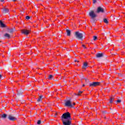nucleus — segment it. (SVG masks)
<instances>
[{
  "label": "nucleus",
  "instance_id": "obj_1",
  "mask_svg": "<svg viewBox=\"0 0 125 125\" xmlns=\"http://www.w3.org/2000/svg\"><path fill=\"white\" fill-rule=\"evenodd\" d=\"M61 120L63 125H72V118H71V114L68 112L64 113L61 117Z\"/></svg>",
  "mask_w": 125,
  "mask_h": 125
},
{
  "label": "nucleus",
  "instance_id": "obj_2",
  "mask_svg": "<svg viewBox=\"0 0 125 125\" xmlns=\"http://www.w3.org/2000/svg\"><path fill=\"white\" fill-rule=\"evenodd\" d=\"M74 36L76 39L83 41V33H80L79 31H76L75 33Z\"/></svg>",
  "mask_w": 125,
  "mask_h": 125
},
{
  "label": "nucleus",
  "instance_id": "obj_3",
  "mask_svg": "<svg viewBox=\"0 0 125 125\" xmlns=\"http://www.w3.org/2000/svg\"><path fill=\"white\" fill-rule=\"evenodd\" d=\"M101 82H92L89 83V85L91 87H95V86H98V85H100Z\"/></svg>",
  "mask_w": 125,
  "mask_h": 125
},
{
  "label": "nucleus",
  "instance_id": "obj_4",
  "mask_svg": "<svg viewBox=\"0 0 125 125\" xmlns=\"http://www.w3.org/2000/svg\"><path fill=\"white\" fill-rule=\"evenodd\" d=\"M105 12H106L105 9L100 6L98 7L97 9L96 13H105Z\"/></svg>",
  "mask_w": 125,
  "mask_h": 125
},
{
  "label": "nucleus",
  "instance_id": "obj_5",
  "mask_svg": "<svg viewBox=\"0 0 125 125\" xmlns=\"http://www.w3.org/2000/svg\"><path fill=\"white\" fill-rule=\"evenodd\" d=\"M89 16L91 18V19H94L95 17H97L95 13H94V11L93 10H91L89 12Z\"/></svg>",
  "mask_w": 125,
  "mask_h": 125
},
{
  "label": "nucleus",
  "instance_id": "obj_6",
  "mask_svg": "<svg viewBox=\"0 0 125 125\" xmlns=\"http://www.w3.org/2000/svg\"><path fill=\"white\" fill-rule=\"evenodd\" d=\"M64 106L65 107H73V104H72V102H71L70 100L67 101L64 104Z\"/></svg>",
  "mask_w": 125,
  "mask_h": 125
},
{
  "label": "nucleus",
  "instance_id": "obj_7",
  "mask_svg": "<svg viewBox=\"0 0 125 125\" xmlns=\"http://www.w3.org/2000/svg\"><path fill=\"white\" fill-rule=\"evenodd\" d=\"M8 119L9 121H11L12 122H14V121H16L17 120V119L13 116L12 114L9 115Z\"/></svg>",
  "mask_w": 125,
  "mask_h": 125
},
{
  "label": "nucleus",
  "instance_id": "obj_8",
  "mask_svg": "<svg viewBox=\"0 0 125 125\" xmlns=\"http://www.w3.org/2000/svg\"><path fill=\"white\" fill-rule=\"evenodd\" d=\"M97 58H101V57H104L105 56V53H99L96 55Z\"/></svg>",
  "mask_w": 125,
  "mask_h": 125
},
{
  "label": "nucleus",
  "instance_id": "obj_9",
  "mask_svg": "<svg viewBox=\"0 0 125 125\" xmlns=\"http://www.w3.org/2000/svg\"><path fill=\"white\" fill-rule=\"evenodd\" d=\"M21 33L24 35H26V36H28V35L30 34V30L23 29L22 30H21Z\"/></svg>",
  "mask_w": 125,
  "mask_h": 125
},
{
  "label": "nucleus",
  "instance_id": "obj_10",
  "mask_svg": "<svg viewBox=\"0 0 125 125\" xmlns=\"http://www.w3.org/2000/svg\"><path fill=\"white\" fill-rule=\"evenodd\" d=\"M9 9L6 8H3L2 10V13L4 14H6V13H9Z\"/></svg>",
  "mask_w": 125,
  "mask_h": 125
},
{
  "label": "nucleus",
  "instance_id": "obj_11",
  "mask_svg": "<svg viewBox=\"0 0 125 125\" xmlns=\"http://www.w3.org/2000/svg\"><path fill=\"white\" fill-rule=\"evenodd\" d=\"M3 37L4 39H8V40H9L10 39V34L6 33L5 34H4Z\"/></svg>",
  "mask_w": 125,
  "mask_h": 125
},
{
  "label": "nucleus",
  "instance_id": "obj_12",
  "mask_svg": "<svg viewBox=\"0 0 125 125\" xmlns=\"http://www.w3.org/2000/svg\"><path fill=\"white\" fill-rule=\"evenodd\" d=\"M0 27L1 28H5V27H6V25L4 24L1 21H0Z\"/></svg>",
  "mask_w": 125,
  "mask_h": 125
},
{
  "label": "nucleus",
  "instance_id": "obj_13",
  "mask_svg": "<svg viewBox=\"0 0 125 125\" xmlns=\"http://www.w3.org/2000/svg\"><path fill=\"white\" fill-rule=\"evenodd\" d=\"M43 98V95H41L40 96H39V98L37 100V102H42V101Z\"/></svg>",
  "mask_w": 125,
  "mask_h": 125
},
{
  "label": "nucleus",
  "instance_id": "obj_14",
  "mask_svg": "<svg viewBox=\"0 0 125 125\" xmlns=\"http://www.w3.org/2000/svg\"><path fill=\"white\" fill-rule=\"evenodd\" d=\"M66 35L68 36V37H70L71 36V30L69 29H66Z\"/></svg>",
  "mask_w": 125,
  "mask_h": 125
},
{
  "label": "nucleus",
  "instance_id": "obj_15",
  "mask_svg": "<svg viewBox=\"0 0 125 125\" xmlns=\"http://www.w3.org/2000/svg\"><path fill=\"white\" fill-rule=\"evenodd\" d=\"M14 31H15V28H11L9 31H8V32L12 34Z\"/></svg>",
  "mask_w": 125,
  "mask_h": 125
},
{
  "label": "nucleus",
  "instance_id": "obj_16",
  "mask_svg": "<svg viewBox=\"0 0 125 125\" xmlns=\"http://www.w3.org/2000/svg\"><path fill=\"white\" fill-rule=\"evenodd\" d=\"M87 62H84L82 68L83 69H86V67H87Z\"/></svg>",
  "mask_w": 125,
  "mask_h": 125
},
{
  "label": "nucleus",
  "instance_id": "obj_17",
  "mask_svg": "<svg viewBox=\"0 0 125 125\" xmlns=\"http://www.w3.org/2000/svg\"><path fill=\"white\" fill-rule=\"evenodd\" d=\"M114 99H115V97L114 96L111 97L109 100V103L110 104L113 103V101H114Z\"/></svg>",
  "mask_w": 125,
  "mask_h": 125
},
{
  "label": "nucleus",
  "instance_id": "obj_18",
  "mask_svg": "<svg viewBox=\"0 0 125 125\" xmlns=\"http://www.w3.org/2000/svg\"><path fill=\"white\" fill-rule=\"evenodd\" d=\"M22 93H23V91L21 90L20 91L18 92L17 95H18V96H21V95H22Z\"/></svg>",
  "mask_w": 125,
  "mask_h": 125
},
{
  "label": "nucleus",
  "instance_id": "obj_19",
  "mask_svg": "<svg viewBox=\"0 0 125 125\" xmlns=\"http://www.w3.org/2000/svg\"><path fill=\"white\" fill-rule=\"evenodd\" d=\"M6 117H7V115L5 114H3L1 116V119H6Z\"/></svg>",
  "mask_w": 125,
  "mask_h": 125
},
{
  "label": "nucleus",
  "instance_id": "obj_20",
  "mask_svg": "<svg viewBox=\"0 0 125 125\" xmlns=\"http://www.w3.org/2000/svg\"><path fill=\"white\" fill-rule=\"evenodd\" d=\"M90 21H91L92 25H93L94 26H95V19H91Z\"/></svg>",
  "mask_w": 125,
  "mask_h": 125
},
{
  "label": "nucleus",
  "instance_id": "obj_21",
  "mask_svg": "<svg viewBox=\"0 0 125 125\" xmlns=\"http://www.w3.org/2000/svg\"><path fill=\"white\" fill-rule=\"evenodd\" d=\"M85 80V82L86 83V84H88L89 83V80L87 78H83Z\"/></svg>",
  "mask_w": 125,
  "mask_h": 125
},
{
  "label": "nucleus",
  "instance_id": "obj_22",
  "mask_svg": "<svg viewBox=\"0 0 125 125\" xmlns=\"http://www.w3.org/2000/svg\"><path fill=\"white\" fill-rule=\"evenodd\" d=\"M104 22L105 23V24H108V23H109V21H108V20L107 19H104Z\"/></svg>",
  "mask_w": 125,
  "mask_h": 125
},
{
  "label": "nucleus",
  "instance_id": "obj_23",
  "mask_svg": "<svg viewBox=\"0 0 125 125\" xmlns=\"http://www.w3.org/2000/svg\"><path fill=\"white\" fill-rule=\"evenodd\" d=\"M83 91H78V96H81V94H82V93H83Z\"/></svg>",
  "mask_w": 125,
  "mask_h": 125
},
{
  "label": "nucleus",
  "instance_id": "obj_24",
  "mask_svg": "<svg viewBox=\"0 0 125 125\" xmlns=\"http://www.w3.org/2000/svg\"><path fill=\"white\" fill-rule=\"evenodd\" d=\"M53 79V76L50 75L49 76L48 79L49 80H52Z\"/></svg>",
  "mask_w": 125,
  "mask_h": 125
},
{
  "label": "nucleus",
  "instance_id": "obj_25",
  "mask_svg": "<svg viewBox=\"0 0 125 125\" xmlns=\"http://www.w3.org/2000/svg\"><path fill=\"white\" fill-rule=\"evenodd\" d=\"M30 18H31V17L29 16H27L25 17V19H26V20H29Z\"/></svg>",
  "mask_w": 125,
  "mask_h": 125
},
{
  "label": "nucleus",
  "instance_id": "obj_26",
  "mask_svg": "<svg viewBox=\"0 0 125 125\" xmlns=\"http://www.w3.org/2000/svg\"><path fill=\"white\" fill-rule=\"evenodd\" d=\"M42 124V121L41 120H38L37 121V125H41Z\"/></svg>",
  "mask_w": 125,
  "mask_h": 125
},
{
  "label": "nucleus",
  "instance_id": "obj_27",
  "mask_svg": "<svg viewBox=\"0 0 125 125\" xmlns=\"http://www.w3.org/2000/svg\"><path fill=\"white\" fill-rule=\"evenodd\" d=\"M93 40L94 41H96V40H97V36H93Z\"/></svg>",
  "mask_w": 125,
  "mask_h": 125
},
{
  "label": "nucleus",
  "instance_id": "obj_28",
  "mask_svg": "<svg viewBox=\"0 0 125 125\" xmlns=\"http://www.w3.org/2000/svg\"><path fill=\"white\" fill-rule=\"evenodd\" d=\"M121 102H122L121 100H118L116 101V103H121Z\"/></svg>",
  "mask_w": 125,
  "mask_h": 125
},
{
  "label": "nucleus",
  "instance_id": "obj_29",
  "mask_svg": "<svg viewBox=\"0 0 125 125\" xmlns=\"http://www.w3.org/2000/svg\"><path fill=\"white\" fill-rule=\"evenodd\" d=\"M96 2H97V0H93V3L95 4V3H96Z\"/></svg>",
  "mask_w": 125,
  "mask_h": 125
},
{
  "label": "nucleus",
  "instance_id": "obj_30",
  "mask_svg": "<svg viewBox=\"0 0 125 125\" xmlns=\"http://www.w3.org/2000/svg\"><path fill=\"white\" fill-rule=\"evenodd\" d=\"M118 76L119 77H123L124 76V75H123V74H122L121 73H119Z\"/></svg>",
  "mask_w": 125,
  "mask_h": 125
},
{
  "label": "nucleus",
  "instance_id": "obj_31",
  "mask_svg": "<svg viewBox=\"0 0 125 125\" xmlns=\"http://www.w3.org/2000/svg\"><path fill=\"white\" fill-rule=\"evenodd\" d=\"M82 46H83V47H84L85 49H87V48L86 47H85V45L84 44H83Z\"/></svg>",
  "mask_w": 125,
  "mask_h": 125
},
{
  "label": "nucleus",
  "instance_id": "obj_32",
  "mask_svg": "<svg viewBox=\"0 0 125 125\" xmlns=\"http://www.w3.org/2000/svg\"><path fill=\"white\" fill-rule=\"evenodd\" d=\"M74 62H78V63H79V62H80V61L77 60V59H75V60H74Z\"/></svg>",
  "mask_w": 125,
  "mask_h": 125
},
{
  "label": "nucleus",
  "instance_id": "obj_33",
  "mask_svg": "<svg viewBox=\"0 0 125 125\" xmlns=\"http://www.w3.org/2000/svg\"><path fill=\"white\" fill-rule=\"evenodd\" d=\"M103 114H107V111H103Z\"/></svg>",
  "mask_w": 125,
  "mask_h": 125
},
{
  "label": "nucleus",
  "instance_id": "obj_34",
  "mask_svg": "<svg viewBox=\"0 0 125 125\" xmlns=\"http://www.w3.org/2000/svg\"><path fill=\"white\" fill-rule=\"evenodd\" d=\"M0 79H2V76H1V74H0Z\"/></svg>",
  "mask_w": 125,
  "mask_h": 125
},
{
  "label": "nucleus",
  "instance_id": "obj_35",
  "mask_svg": "<svg viewBox=\"0 0 125 125\" xmlns=\"http://www.w3.org/2000/svg\"><path fill=\"white\" fill-rule=\"evenodd\" d=\"M0 1H1V2H3V1H4V0H0Z\"/></svg>",
  "mask_w": 125,
  "mask_h": 125
},
{
  "label": "nucleus",
  "instance_id": "obj_36",
  "mask_svg": "<svg viewBox=\"0 0 125 125\" xmlns=\"http://www.w3.org/2000/svg\"><path fill=\"white\" fill-rule=\"evenodd\" d=\"M74 95H76V96H78V94H77V93H74Z\"/></svg>",
  "mask_w": 125,
  "mask_h": 125
},
{
  "label": "nucleus",
  "instance_id": "obj_37",
  "mask_svg": "<svg viewBox=\"0 0 125 125\" xmlns=\"http://www.w3.org/2000/svg\"><path fill=\"white\" fill-rule=\"evenodd\" d=\"M7 30L8 32V31H10V29L8 28L7 29Z\"/></svg>",
  "mask_w": 125,
  "mask_h": 125
},
{
  "label": "nucleus",
  "instance_id": "obj_38",
  "mask_svg": "<svg viewBox=\"0 0 125 125\" xmlns=\"http://www.w3.org/2000/svg\"><path fill=\"white\" fill-rule=\"evenodd\" d=\"M56 116H57V113H56V114H55V115L54 117H56Z\"/></svg>",
  "mask_w": 125,
  "mask_h": 125
},
{
  "label": "nucleus",
  "instance_id": "obj_39",
  "mask_svg": "<svg viewBox=\"0 0 125 125\" xmlns=\"http://www.w3.org/2000/svg\"><path fill=\"white\" fill-rule=\"evenodd\" d=\"M73 105H76V103H73Z\"/></svg>",
  "mask_w": 125,
  "mask_h": 125
},
{
  "label": "nucleus",
  "instance_id": "obj_40",
  "mask_svg": "<svg viewBox=\"0 0 125 125\" xmlns=\"http://www.w3.org/2000/svg\"><path fill=\"white\" fill-rule=\"evenodd\" d=\"M85 86V85L84 84H83V86Z\"/></svg>",
  "mask_w": 125,
  "mask_h": 125
},
{
  "label": "nucleus",
  "instance_id": "obj_41",
  "mask_svg": "<svg viewBox=\"0 0 125 125\" xmlns=\"http://www.w3.org/2000/svg\"><path fill=\"white\" fill-rule=\"evenodd\" d=\"M13 1H16V0H12Z\"/></svg>",
  "mask_w": 125,
  "mask_h": 125
},
{
  "label": "nucleus",
  "instance_id": "obj_42",
  "mask_svg": "<svg viewBox=\"0 0 125 125\" xmlns=\"http://www.w3.org/2000/svg\"><path fill=\"white\" fill-rule=\"evenodd\" d=\"M56 71L57 72V73H58V70H56Z\"/></svg>",
  "mask_w": 125,
  "mask_h": 125
},
{
  "label": "nucleus",
  "instance_id": "obj_43",
  "mask_svg": "<svg viewBox=\"0 0 125 125\" xmlns=\"http://www.w3.org/2000/svg\"><path fill=\"white\" fill-rule=\"evenodd\" d=\"M24 102V101H23V100L21 101V102Z\"/></svg>",
  "mask_w": 125,
  "mask_h": 125
},
{
  "label": "nucleus",
  "instance_id": "obj_44",
  "mask_svg": "<svg viewBox=\"0 0 125 125\" xmlns=\"http://www.w3.org/2000/svg\"><path fill=\"white\" fill-rule=\"evenodd\" d=\"M110 110H111V111H113V109H110Z\"/></svg>",
  "mask_w": 125,
  "mask_h": 125
},
{
  "label": "nucleus",
  "instance_id": "obj_45",
  "mask_svg": "<svg viewBox=\"0 0 125 125\" xmlns=\"http://www.w3.org/2000/svg\"><path fill=\"white\" fill-rule=\"evenodd\" d=\"M116 111H117V110L115 109V111L116 112Z\"/></svg>",
  "mask_w": 125,
  "mask_h": 125
},
{
  "label": "nucleus",
  "instance_id": "obj_46",
  "mask_svg": "<svg viewBox=\"0 0 125 125\" xmlns=\"http://www.w3.org/2000/svg\"><path fill=\"white\" fill-rule=\"evenodd\" d=\"M99 2H100V1H98Z\"/></svg>",
  "mask_w": 125,
  "mask_h": 125
},
{
  "label": "nucleus",
  "instance_id": "obj_47",
  "mask_svg": "<svg viewBox=\"0 0 125 125\" xmlns=\"http://www.w3.org/2000/svg\"><path fill=\"white\" fill-rule=\"evenodd\" d=\"M82 78H83V76H82Z\"/></svg>",
  "mask_w": 125,
  "mask_h": 125
},
{
  "label": "nucleus",
  "instance_id": "obj_48",
  "mask_svg": "<svg viewBox=\"0 0 125 125\" xmlns=\"http://www.w3.org/2000/svg\"><path fill=\"white\" fill-rule=\"evenodd\" d=\"M104 56H106L104 55Z\"/></svg>",
  "mask_w": 125,
  "mask_h": 125
}]
</instances>
